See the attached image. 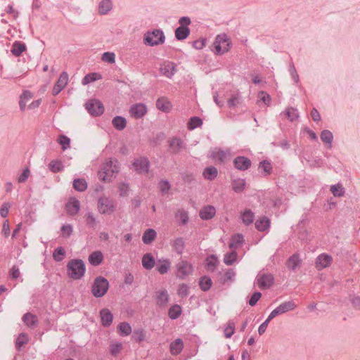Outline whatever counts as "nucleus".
Segmentation results:
<instances>
[{
	"instance_id": "774afa93",
	"label": "nucleus",
	"mask_w": 360,
	"mask_h": 360,
	"mask_svg": "<svg viewBox=\"0 0 360 360\" xmlns=\"http://www.w3.org/2000/svg\"><path fill=\"white\" fill-rule=\"evenodd\" d=\"M122 345L120 342L112 344L110 345V353L112 356H117L121 351Z\"/></svg>"
},
{
	"instance_id": "473e14b6",
	"label": "nucleus",
	"mask_w": 360,
	"mask_h": 360,
	"mask_svg": "<svg viewBox=\"0 0 360 360\" xmlns=\"http://www.w3.org/2000/svg\"><path fill=\"white\" fill-rule=\"evenodd\" d=\"M217 174L218 170L214 166L206 167L202 173L204 178L207 180L214 179L217 176Z\"/></svg>"
},
{
	"instance_id": "4468645a",
	"label": "nucleus",
	"mask_w": 360,
	"mask_h": 360,
	"mask_svg": "<svg viewBox=\"0 0 360 360\" xmlns=\"http://www.w3.org/2000/svg\"><path fill=\"white\" fill-rule=\"evenodd\" d=\"M175 64L172 62H165L160 68V72L168 78H171L176 72Z\"/></svg>"
},
{
	"instance_id": "b1692460",
	"label": "nucleus",
	"mask_w": 360,
	"mask_h": 360,
	"mask_svg": "<svg viewBox=\"0 0 360 360\" xmlns=\"http://www.w3.org/2000/svg\"><path fill=\"white\" fill-rule=\"evenodd\" d=\"M168 302L169 295L166 290H162L157 292L156 302L159 307H165Z\"/></svg>"
},
{
	"instance_id": "6e6d98bb",
	"label": "nucleus",
	"mask_w": 360,
	"mask_h": 360,
	"mask_svg": "<svg viewBox=\"0 0 360 360\" xmlns=\"http://www.w3.org/2000/svg\"><path fill=\"white\" fill-rule=\"evenodd\" d=\"M85 217L87 226L94 229L97 225V221L94 214L91 212H89L88 213H86Z\"/></svg>"
},
{
	"instance_id": "864d4df0",
	"label": "nucleus",
	"mask_w": 360,
	"mask_h": 360,
	"mask_svg": "<svg viewBox=\"0 0 360 360\" xmlns=\"http://www.w3.org/2000/svg\"><path fill=\"white\" fill-rule=\"evenodd\" d=\"M202 124V120L199 117H192L188 124L189 129H194L195 128L201 126Z\"/></svg>"
},
{
	"instance_id": "f03ea898",
	"label": "nucleus",
	"mask_w": 360,
	"mask_h": 360,
	"mask_svg": "<svg viewBox=\"0 0 360 360\" xmlns=\"http://www.w3.org/2000/svg\"><path fill=\"white\" fill-rule=\"evenodd\" d=\"M108 288V281L105 278L99 276L94 279L91 287V293L96 298L102 297L106 294Z\"/></svg>"
},
{
	"instance_id": "bf43d9fd",
	"label": "nucleus",
	"mask_w": 360,
	"mask_h": 360,
	"mask_svg": "<svg viewBox=\"0 0 360 360\" xmlns=\"http://www.w3.org/2000/svg\"><path fill=\"white\" fill-rule=\"evenodd\" d=\"M189 293V287L185 284L182 283L179 285L178 290H177V295L184 298L188 295Z\"/></svg>"
},
{
	"instance_id": "c9c22d12",
	"label": "nucleus",
	"mask_w": 360,
	"mask_h": 360,
	"mask_svg": "<svg viewBox=\"0 0 360 360\" xmlns=\"http://www.w3.org/2000/svg\"><path fill=\"white\" fill-rule=\"evenodd\" d=\"M212 285V279L208 276H204L200 278L199 281V285L201 290L206 292L210 290Z\"/></svg>"
},
{
	"instance_id": "1a4fd4ad",
	"label": "nucleus",
	"mask_w": 360,
	"mask_h": 360,
	"mask_svg": "<svg viewBox=\"0 0 360 360\" xmlns=\"http://www.w3.org/2000/svg\"><path fill=\"white\" fill-rule=\"evenodd\" d=\"M68 75L66 72H63L55 84L53 89V95H58L68 84Z\"/></svg>"
},
{
	"instance_id": "20e7f679",
	"label": "nucleus",
	"mask_w": 360,
	"mask_h": 360,
	"mask_svg": "<svg viewBox=\"0 0 360 360\" xmlns=\"http://www.w3.org/2000/svg\"><path fill=\"white\" fill-rule=\"evenodd\" d=\"M85 106L87 111L93 116L101 115L104 112L103 103L97 99L89 100Z\"/></svg>"
},
{
	"instance_id": "5701e85b",
	"label": "nucleus",
	"mask_w": 360,
	"mask_h": 360,
	"mask_svg": "<svg viewBox=\"0 0 360 360\" xmlns=\"http://www.w3.org/2000/svg\"><path fill=\"white\" fill-rule=\"evenodd\" d=\"M103 260V253L99 251H95L91 253L89 256V262L94 266H98Z\"/></svg>"
},
{
	"instance_id": "393cba45",
	"label": "nucleus",
	"mask_w": 360,
	"mask_h": 360,
	"mask_svg": "<svg viewBox=\"0 0 360 360\" xmlns=\"http://www.w3.org/2000/svg\"><path fill=\"white\" fill-rule=\"evenodd\" d=\"M156 106L158 109L166 112H169L172 108L171 103L165 97L158 98L156 101Z\"/></svg>"
},
{
	"instance_id": "58836bf2",
	"label": "nucleus",
	"mask_w": 360,
	"mask_h": 360,
	"mask_svg": "<svg viewBox=\"0 0 360 360\" xmlns=\"http://www.w3.org/2000/svg\"><path fill=\"white\" fill-rule=\"evenodd\" d=\"M26 47L25 44L16 41L13 44L11 53L15 56H20L22 53L25 50Z\"/></svg>"
},
{
	"instance_id": "7c9ffc66",
	"label": "nucleus",
	"mask_w": 360,
	"mask_h": 360,
	"mask_svg": "<svg viewBox=\"0 0 360 360\" xmlns=\"http://www.w3.org/2000/svg\"><path fill=\"white\" fill-rule=\"evenodd\" d=\"M142 265L147 270H150L153 268L155 259L150 253H146L143 256Z\"/></svg>"
},
{
	"instance_id": "3c124183",
	"label": "nucleus",
	"mask_w": 360,
	"mask_h": 360,
	"mask_svg": "<svg viewBox=\"0 0 360 360\" xmlns=\"http://www.w3.org/2000/svg\"><path fill=\"white\" fill-rule=\"evenodd\" d=\"M176 217L179 218L182 224H186L188 221V213L184 210H179L176 213Z\"/></svg>"
},
{
	"instance_id": "4be33fe9",
	"label": "nucleus",
	"mask_w": 360,
	"mask_h": 360,
	"mask_svg": "<svg viewBox=\"0 0 360 360\" xmlns=\"http://www.w3.org/2000/svg\"><path fill=\"white\" fill-rule=\"evenodd\" d=\"M101 322L103 326L108 327L112 322L113 316L108 309H103L100 311Z\"/></svg>"
},
{
	"instance_id": "09e8293b",
	"label": "nucleus",
	"mask_w": 360,
	"mask_h": 360,
	"mask_svg": "<svg viewBox=\"0 0 360 360\" xmlns=\"http://www.w3.org/2000/svg\"><path fill=\"white\" fill-rule=\"evenodd\" d=\"M214 45L215 53L217 54H223L225 52H227L230 47L229 44H226V46H224L221 44L219 43L218 41H215L214 42Z\"/></svg>"
},
{
	"instance_id": "a19ab883",
	"label": "nucleus",
	"mask_w": 360,
	"mask_h": 360,
	"mask_svg": "<svg viewBox=\"0 0 360 360\" xmlns=\"http://www.w3.org/2000/svg\"><path fill=\"white\" fill-rule=\"evenodd\" d=\"M49 169L53 173L61 172L63 169V165L61 161L54 160L49 164Z\"/></svg>"
},
{
	"instance_id": "49530a36",
	"label": "nucleus",
	"mask_w": 360,
	"mask_h": 360,
	"mask_svg": "<svg viewBox=\"0 0 360 360\" xmlns=\"http://www.w3.org/2000/svg\"><path fill=\"white\" fill-rule=\"evenodd\" d=\"M65 255V250L62 247L57 248L53 253V257L56 262H61L63 259Z\"/></svg>"
},
{
	"instance_id": "c03bdc74",
	"label": "nucleus",
	"mask_w": 360,
	"mask_h": 360,
	"mask_svg": "<svg viewBox=\"0 0 360 360\" xmlns=\"http://www.w3.org/2000/svg\"><path fill=\"white\" fill-rule=\"evenodd\" d=\"M73 188L77 191H84L87 188V184L83 179H76L73 181Z\"/></svg>"
},
{
	"instance_id": "680f3d73",
	"label": "nucleus",
	"mask_w": 360,
	"mask_h": 360,
	"mask_svg": "<svg viewBox=\"0 0 360 360\" xmlns=\"http://www.w3.org/2000/svg\"><path fill=\"white\" fill-rule=\"evenodd\" d=\"M27 335L25 333H21L16 339L15 342V347L18 350L20 349L22 346L27 344Z\"/></svg>"
},
{
	"instance_id": "a18cd8bd",
	"label": "nucleus",
	"mask_w": 360,
	"mask_h": 360,
	"mask_svg": "<svg viewBox=\"0 0 360 360\" xmlns=\"http://www.w3.org/2000/svg\"><path fill=\"white\" fill-rule=\"evenodd\" d=\"M321 139L324 143H329L331 147V143L333 139V134L330 131L324 129L321 133Z\"/></svg>"
},
{
	"instance_id": "f257e3e1",
	"label": "nucleus",
	"mask_w": 360,
	"mask_h": 360,
	"mask_svg": "<svg viewBox=\"0 0 360 360\" xmlns=\"http://www.w3.org/2000/svg\"><path fill=\"white\" fill-rule=\"evenodd\" d=\"M67 271L70 278L75 280L80 279L84 275L85 264L82 259H72L68 263Z\"/></svg>"
},
{
	"instance_id": "4c0bfd02",
	"label": "nucleus",
	"mask_w": 360,
	"mask_h": 360,
	"mask_svg": "<svg viewBox=\"0 0 360 360\" xmlns=\"http://www.w3.org/2000/svg\"><path fill=\"white\" fill-rule=\"evenodd\" d=\"M254 219L255 214L250 210H245L242 214V221L247 226L251 224Z\"/></svg>"
},
{
	"instance_id": "4d7b16f0",
	"label": "nucleus",
	"mask_w": 360,
	"mask_h": 360,
	"mask_svg": "<svg viewBox=\"0 0 360 360\" xmlns=\"http://www.w3.org/2000/svg\"><path fill=\"white\" fill-rule=\"evenodd\" d=\"M58 142L61 146L62 149L65 150L70 147V139L65 135H60Z\"/></svg>"
},
{
	"instance_id": "72a5a7b5",
	"label": "nucleus",
	"mask_w": 360,
	"mask_h": 360,
	"mask_svg": "<svg viewBox=\"0 0 360 360\" xmlns=\"http://www.w3.org/2000/svg\"><path fill=\"white\" fill-rule=\"evenodd\" d=\"M113 127L117 130H123L127 125V120L122 116H116L112 120Z\"/></svg>"
},
{
	"instance_id": "7ed1b4c3",
	"label": "nucleus",
	"mask_w": 360,
	"mask_h": 360,
	"mask_svg": "<svg viewBox=\"0 0 360 360\" xmlns=\"http://www.w3.org/2000/svg\"><path fill=\"white\" fill-rule=\"evenodd\" d=\"M165 37L161 30H154L144 34L143 42L146 45L154 46L164 43Z\"/></svg>"
},
{
	"instance_id": "c756f323",
	"label": "nucleus",
	"mask_w": 360,
	"mask_h": 360,
	"mask_svg": "<svg viewBox=\"0 0 360 360\" xmlns=\"http://www.w3.org/2000/svg\"><path fill=\"white\" fill-rule=\"evenodd\" d=\"M171 266V262L167 259H159L157 264V270L160 274H165Z\"/></svg>"
},
{
	"instance_id": "f3484780",
	"label": "nucleus",
	"mask_w": 360,
	"mask_h": 360,
	"mask_svg": "<svg viewBox=\"0 0 360 360\" xmlns=\"http://www.w3.org/2000/svg\"><path fill=\"white\" fill-rule=\"evenodd\" d=\"M22 321L25 324L30 328H34L37 326L39 323L38 318L36 315L27 312L22 316Z\"/></svg>"
},
{
	"instance_id": "412c9836",
	"label": "nucleus",
	"mask_w": 360,
	"mask_h": 360,
	"mask_svg": "<svg viewBox=\"0 0 360 360\" xmlns=\"http://www.w3.org/2000/svg\"><path fill=\"white\" fill-rule=\"evenodd\" d=\"M170 244L177 254L181 255L183 253L185 248V241L182 237L175 238L171 241Z\"/></svg>"
},
{
	"instance_id": "f8f14e48",
	"label": "nucleus",
	"mask_w": 360,
	"mask_h": 360,
	"mask_svg": "<svg viewBox=\"0 0 360 360\" xmlns=\"http://www.w3.org/2000/svg\"><path fill=\"white\" fill-rule=\"evenodd\" d=\"M274 276L270 274H264L257 278V283L262 289L270 288L274 284Z\"/></svg>"
},
{
	"instance_id": "79ce46f5",
	"label": "nucleus",
	"mask_w": 360,
	"mask_h": 360,
	"mask_svg": "<svg viewBox=\"0 0 360 360\" xmlns=\"http://www.w3.org/2000/svg\"><path fill=\"white\" fill-rule=\"evenodd\" d=\"M232 188L236 193H241L245 186L244 179H235L231 183Z\"/></svg>"
},
{
	"instance_id": "c85d7f7f",
	"label": "nucleus",
	"mask_w": 360,
	"mask_h": 360,
	"mask_svg": "<svg viewBox=\"0 0 360 360\" xmlns=\"http://www.w3.org/2000/svg\"><path fill=\"white\" fill-rule=\"evenodd\" d=\"M300 262L301 261L300 259L299 255L293 254L288 258L285 264L288 269L291 270H295L296 268L300 265Z\"/></svg>"
},
{
	"instance_id": "ddd939ff",
	"label": "nucleus",
	"mask_w": 360,
	"mask_h": 360,
	"mask_svg": "<svg viewBox=\"0 0 360 360\" xmlns=\"http://www.w3.org/2000/svg\"><path fill=\"white\" fill-rule=\"evenodd\" d=\"M147 112L146 106L143 103H136L130 108L129 112L131 117L139 119L146 115Z\"/></svg>"
},
{
	"instance_id": "a211bd4d",
	"label": "nucleus",
	"mask_w": 360,
	"mask_h": 360,
	"mask_svg": "<svg viewBox=\"0 0 360 360\" xmlns=\"http://www.w3.org/2000/svg\"><path fill=\"white\" fill-rule=\"evenodd\" d=\"M118 172V167L115 164L113 166V168L110 169V170H108V172H103V171H98V178L106 182L110 181L112 178L114 176L115 173Z\"/></svg>"
},
{
	"instance_id": "338daca9",
	"label": "nucleus",
	"mask_w": 360,
	"mask_h": 360,
	"mask_svg": "<svg viewBox=\"0 0 360 360\" xmlns=\"http://www.w3.org/2000/svg\"><path fill=\"white\" fill-rule=\"evenodd\" d=\"M274 318L269 314L268 318L259 326L258 328V333L262 335H263L268 326V324L269 322L273 319Z\"/></svg>"
},
{
	"instance_id": "2f4dec72",
	"label": "nucleus",
	"mask_w": 360,
	"mask_h": 360,
	"mask_svg": "<svg viewBox=\"0 0 360 360\" xmlns=\"http://www.w3.org/2000/svg\"><path fill=\"white\" fill-rule=\"evenodd\" d=\"M184 347L183 341L178 338L170 344V352L173 355L179 354Z\"/></svg>"
},
{
	"instance_id": "37998d69",
	"label": "nucleus",
	"mask_w": 360,
	"mask_h": 360,
	"mask_svg": "<svg viewBox=\"0 0 360 360\" xmlns=\"http://www.w3.org/2000/svg\"><path fill=\"white\" fill-rule=\"evenodd\" d=\"M206 262L208 270L210 271H214L219 263L217 257L214 255L208 256Z\"/></svg>"
},
{
	"instance_id": "cd10ccee",
	"label": "nucleus",
	"mask_w": 360,
	"mask_h": 360,
	"mask_svg": "<svg viewBox=\"0 0 360 360\" xmlns=\"http://www.w3.org/2000/svg\"><path fill=\"white\" fill-rule=\"evenodd\" d=\"M190 29L186 26H179L175 30V37L178 40H183L188 37Z\"/></svg>"
},
{
	"instance_id": "aec40b11",
	"label": "nucleus",
	"mask_w": 360,
	"mask_h": 360,
	"mask_svg": "<svg viewBox=\"0 0 360 360\" xmlns=\"http://www.w3.org/2000/svg\"><path fill=\"white\" fill-rule=\"evenodd\" d=\"M215 213V208L212 205H207L201 209L199 214L201 219L208 220L213 218Z\"/></svg>"
},
{
	"instance_id": "8fccbe9b",
	"label": "nucleus",
	"mask_w": 360,
	"mask_h": 360,
	"mask_svg": "<svg viewBox=\"0 0 360 360\" xmlns=\"http://www.w3.org/2000/svg\"><path fill=\"white\" fill-rule=\"evenodd\" d=\"M120 333L124 335H129L131 333V327L129 323L122 322L118 326Z\"/></svg>"
},
{
	"instance_id": "603ef678",
	"label": "nucleus",
	"mask_w": 360,
	"mask_h": 360,
	"mask_svg": "<svg viewBox=\"0 0 360 360\" xmlns=\"http://www.w3.org/2000/svg\"><path fill=\"white\" fill-rule=\"evenodd\" d=\"M237 259V252L232 251L224 255V262L227 265H231Z\"/></svg>"
},
{
	"instance_id": "e2e57ef3",
	"label": "nucleus",
	"mask_w": 360,
	"mask_h": 360,
	"mask_svg": "<svg viewBox=\"0 0 360 360\" xmlns=\"http://www.w3.org/2000/svg\"><path fill=\"white\" fill-rule=\"evenodd\" d=\"M145 333L143 329L135 330L132 335V338L138 342H141L145 339Z\"/></svg>"
},
{
	"instance_id": "de8ad7c7",
	"label": "nucleus",
	"mask_w": 360,
	"mask_h": 360,
	"mask_svg": "<svg viewBox=\"0 0 360 360\" xmlns=\"http://www.w3.org/2000/svg\"><path fill=\"white\" fill-rule=\"evenodd\" d=\"M101 75L98 73H90L86 75L83 79H82V84L86 85L90 82H94L97 79H101Z\"/></svg>"
},
{
	"instance_id": "5fc2aeb1",
	"label": "nucleus",
	"mask_w": 360,
	"mask_h": 360,
	"mask_svg": "<svg viewBox=\"0 0 360 360\" xmlns=\"http://www.w3.org/2000/svg\"><path fill=\"white\" fill-rule=\"evenodd\" d=\"M160 191L162 195L167 194L171 189V185L167 180H161L159 183Z\"/></svg>"
},
{
	"instance_id": "39448f33",
	"label": "nucleus",
	"mask_w": 360,
	"mask_h": 360,
	"mask_svg": "<svg viewBox=\"0 0 360 360\" xmlns=\"http://www.w3.org/2000/svg\"><path fill=\"white\" fill-rule=\"evenodd\" d=\"M176 276L184 279L192 274L193 268L192 264L188 262L181 260L176 264Z\"/></svg>"
},
{
	"instance_id": "0eeeda50",
	"label": "nucleus",
	"mask_w": 360,
	"mask_h": 360,
	"mask_svg": "<svg viewBox=\"0 0 360 360\" xmlns=\"http://www.w3.org/2000/svg\"><path fill=\"white\" fill-rule=\"evenodd\" d=\"M169 151L172 154L181 153L186 148L184 141L178 137H172L168 140Z\"/></svg>"
},
{
	"instance_id": "13d9d810",
	"label": "nucleus",
	"mask_w": 360,
	"mask_h": 360,
	"mask_svg": "<svg viewBox=\"0 0 360 360\" xmlns=\"http://www.w3.org/2000/svg\"><path fill=\"white\" fill-rule=\"evenodd\" d=\"M259 169H262L265 173V176L269 175L272 170V166L268 160H263L259 163Z\"/></svg>"
},
{
	"instance_id": "a878e982",
	"label": "nucleus",
	"mask_w": 360,
	"mask_h": 360,
	"mask_svg": "<svg viewBox=\"0 0 360 360\" xmlns=\"http://www.w3.org/2000/svg\"><path fill=\"white\" fill-rule=\"evenodd\" d=\"M112 8L111 0H101L98 6V13L101 15H106Z\"/></svg>"
},
{
	"instance_id": "bb28decb",
	"label": "nucleus",
	"mask_w": 360,
	"mask_h": 360,
	"mask_svg": "<svg viewBox=\"0 0 360 360\" xmlns=\"http://www.w3.org/2000/svg\"><path fill=\"white\" fill-rule=\"evenodd\" d=\"M157 233L153 229H147L142 236V240L144 244H150L156 238Z\"/></svg>"
},
{
	"instance_id": "dca6fc26",
	"label": "nucleus",
	"mask_w": 360,
	"mask_h": 360,
	"mask_svg": "<svg viewBox=\"0 0 360 360\" xmlns=\"http://www.w3.org/2000/svg\"><path fill=\"white\" fill-rule=\"evenodd\" d=\"M332 262V257L326 254L320 255L316 259V267L318 270H321L330 266Z\"/></svg>"
},
{
	"instance_id": "6ab92c4d",
	"label": "nucleus",
	"mask_w": 360,
	"mask_h": 360,
	"mask_svg": "<svg viewBox=\"0 0 360 360\" xmlns=\"http://www.w3.org/2000/svg\"><path fill=\"white\" fill-rule=\"evenodd\" d=\"M79 208L80 202L77 199H73L72 200L69 201L65 205L67 213L71 216L77 214L79 210Z\"/></svg>"
},
{
	"instance_id": "e433bc0d",
	"label": "nucleus",
	"mask_w": 360,
	"mask_h": 360,
	"mask_svg": "<svg viewBox=\"0 0 360 360\" xmlns=\"http://www.w3.org/2000/svg\"><path fill=\"white\" fill-rule=\"evenodd\" d=\"M181 307L179 304L172 306L168 311V315L171 319H176L181 314Z\"/></svg>"
},
{
	"instance_id": "052dcab7",
	"label": "nucleus",
	"mask_w": 360,
	"mask_h": 360,
	"mask_svg": "<svg viewBox=\"0 0 360 360\" xmlns=\"http://www.w3.org/2000/svg\"><path fill=\"white\" fill-rule=\"evenodd\" d=\"M330 191L333 193L334 196L341 197L345 194L344 189L341 184L331 186Z\"/></svg>"
},
{
	"instance_id": "9b49d317",
	"label": "nucleus",
	"mask_w": 360,
	"mask_h": 360,
	"mask_svg": "<svg viewBox=\"0 0 360 360\" xmlns=\"http://www.w3.org/2000/svg\"><path fill=\"white\" fill-rule=\"evenodd\" d=\"M234 167L240 171L248 169L251 165V160L245 156H238L233 160Z\"/></svg>"
},
{
	"instance_id": "ea45409f",
	"label": "nucleus",
	"mask_w": 360,
	"mask_h": 360,
	"mask_svg": "<svg viewBox=\"0 0 360 360\" xmlns=\"http://www.w3.org/2000/svg\"><path fill=\"white\" fill-rule=\"evenodd\" d=\"M243 236L242 234H237L231 239L229 247L231 249L238 248L243 242Z\"/></svg>"
},
{
	"instance_id": "9d476101",
	"label": "nucleus",
	"mask_w": 360,
	"mask_h": 360,
	"mask_svg": "<svg viewBox=\"0 0 360 360\" xmlns=\"http://www.w3.org/2000/svg\"><path fill=\"white\" fill-rule=\"evenodd\" d=\"M149 165V160L146 158H140L136 160L133 163V166L136 171L140 174H147L148 172Z\"/></svg>"
},
{
	"instance_id": "0e129e2a",
	"label": "nucleus",
	"mask_w": 360,
	"mask_h": 360,
	"mask_svg": "<svg viewBox=\"0 0 360 360\" xmlns=\"http://www.w3.org/2000/svg\"><path fill=\"white\" fill-rule=\"evenodd\" d=\"M285 115L290 121H293L298 117L297 110L293 108H288L285 110Z\"/></svg>"
},
{
	"instance_id": "6e6552de",
	"label": "nucleus",
	"mask_w": 360,
	"mask_h": 360,
	"mask_svg": "<svg viewBox=\"0 0 360 360\" xmlns=\"http://www.w3.org/2000/svg\"><path fill=\"white\" fill-rule=\"evenodd\" d=\"M296 307V304L293 301H288L281 303L275 309H274L270 315L274 319L276 316L282 314L292 311Z\"/></svg>"
},
{
	"instance_id": "423d86ee",
	"label": "nucleus",
	"mask_w": 360,
	"mask_h": 360,
	"mask_svg": "<svg viewBox=\"0 0 360 360\" xmlns=\"http://www.w3.org/2000/svg\"><path fill=\"white\" fill-rule=\"evenodd\" d=\"M98 209L101 214H110L114 212L115 205L111 199L106 197H101L98 202Z\"/></svg>"
},
{
	"instance_id": "69168bd1",
	"label": "nucleus",
	"mask_w": 360,
	"mask_h": 360,
	"mask_svg": "<svg viewBox=\"0 0 360 360\" xmlns=\"http://www.w3.org/2000/svg\"><path fill=\"white\" fill-rule=\"evenodd\" d=\"M235 332V324L233 322H229L228 326L224 330V335L226 338H230Z\"/></svg>"
},
{
	"instance_id": "2eb2a0df",
	"label": "nucleus",
	"mask_w": 360,
	"mask_h": 360,
	"mask_svg": "<svg viewBox=\"0 0 360 360\" xmlns=\"http://www.w3.org/2000/svg\"><path fill=\"white\" fill-rule=\"evenodd\" d=\"M229 155L230 153L228 150L214 149L211 151L210 157L220 162H224L228 160Z\"/></svg>"
},
{
	"instance_id": "f704fd0d",
	"label": "nucleus",
	"mask_w": 360,
	"mask_h": 360,
	"mask_svg": "<svg viewBox=\"0 0 360 360\" xmlns=\"http://www.w3.org/2000/svg\"><path fill=\"white\" fill-rule=\"evenodd\" d=\"M269 225L270 220L266 217H263L255 222V228L259 231H264L269 227Z\"/></svg>"
}]
</instances>
